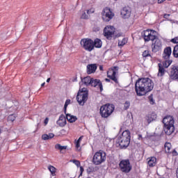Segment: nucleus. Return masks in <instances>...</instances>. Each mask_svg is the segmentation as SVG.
Segmentation results:
<instances>
[{
  "label": "nucleus",
  "instance_id": "nucleus-53",
  "mask_svg": "<svg viewBox=\"0 0 178 178\" xmlns=\"http://www.w3.org/2000/svg\"><path fill=\"white\" fill-rule=\"evenodd\" d=\"M49 81H51V78L47 79V83H49Z\"/></svg>",
  "mask_w": 178,
  "mask_h": 178
},
{
  "label": "nucleus",
  "instance_id": "nucleus-46",
  "mask_svg": "<svg viewBox=\"0 0 178 178\" xmlns=\"http://www.w3.org/2000/svg\"><path fill=\"white\" fill-rule=\"evenodd\" d=\"M169 16H170V14H165L163 17H164V19H168V17H169Z\"/></svg>",
  "mask_w": 178,
  "mask_h": 178
},
{
  "label": "nucleus",
  "instance_id": "nucleus-11",
  "mask_svg": "<svg viewBox=\"0 0 178 178\" xmlns=\"http://www.w3.org/2000/svg\"><path fill=\"white\" fill-rule=\"evenodd\" d=\"M104 37L107 38V40H111L113 34H115V27L107 26L104 29Z\"/></svg>",
  "mask_w": 178,
  "mask_h": 178
},
{
  "label": "nucleus",
  "instance_id": "nucleus-44",
  "mask_svg": "<svg viewBox=\"0 0 178 178\" xmlns=\"http://www.w3.org/2000/svg\"><path fill=\"white\" fill-rule=\"evenodd\" d=\"M80 175L79 176V177H80V176H82L83 175V172H84V168H83V166H80Z\"/></svg>",
  "mask_w": 178,
  "mask_h": 178
},
{
  "label": "nucleus",
  "instance_id": "nucleus-42",
  "mask_svg": "<svg viewBox=\"0 0 178 178\" xmlns=\"http://www.w3.org/2000/svg\"><path fill=\"white\" fill-rule=\"evenodd\" d=\"M81 19H88V15L84 12L81 15Z\"/></svg>",
  "mask_w": 178,
  "mask_h": 178
},
{
  "label": "nucleus",
  "instance_id": "nucleus-16",
  "mask_svg": "<svg viewBox=\"0 0 178 178\" xmlns=\"http://www.w3.org/2000/svg\"><path fill=\"white\" fill-rule=\"evenodd\" d=\"M152 33H153V34H156V31L149 29H147L142 33V35L144 37L145 41H149V35H151Z\"/></svg>",
  "mask_w": 178,
  "mask_h": 178
},
{
  "label": "nucleus",
  "instance_id": "nucleus-2",
  "mask_svg": "<svg viewBox=\"0 0 178 178\" xmlns=\"http://www.w3.org/2000/svg\"><path fill=\"white\" fill-rule=\"evenodd\" d=\"M163 130L167 136H170L175 131V120L173 117L167 115L163 120Z\"/></svg>",
  "mask_w": 178,
  "mask_h": 178
},
{
  "label": "nucleus",
  "instance_id": "nucleus-45",
  "mask_svg": "<svg viewBox=\"0 0 178 178\" xmlns=\"http://www.w3.org/2000/svg\"><path fill=\"white\" fill-rule=\"evenodd\" d=\"M76 147L77 148V149H79V148H80V143L77 142L76 143Z\"/></svg>",
  "mask_w": 178,
  "mask_h": 178
},
{
  "label": "nucleus",
  "instance_id": "nucleus-12",
  "mask_svg": "<svg viewBox=\"0 0 178 178\" xmlns=\"http://www.w3.org/2000/svg\"><path fill=\"white\" fill-rule=\"evenodd\" d=\"M120 15L122 19H130L131 16V8L129 6L123 7L121 9Z\"/></svg>",
  "mask_w": 178,
  "mask_h": 178
},
{
  "label": "nucleus",
  "instance_id": "nucleus-19",
  "mask_svg": "<svg viewBox=\"0 0 178 178\" xmlns=\"http://www.w3.org/2000/svg\"><path fill=\"white\" fill-rule=\"evenodd\" d=\"M96 70H97V64H89L87 65L88 74L95 73Z\"/></svg>",
  "mask_w": 178,
  "mask_h": 178
},
{
  "label": "nucleus",
  "instance_id": "nucleus-7",
  "mask_svg": "<svg viewBox=\"0 0 178 178\" xmlns=\"http://www.w3.org/2000/svg\"><path fill=\"white\" fill-rule=\"evenodd\" d=\"M81 45L85 51L91 52L94 49V40L90 38H83L81 40Z\"/></svg>",
  "mask_w": 178,
  "mask_h": 178
},
{
  "label": "nucleus",
  "instance_id": "nucleus-52",
  "mask_svg": "<svg viewBox=\"0 0 178 178\" xmlns=\"http://www.w3.org/2000/svg\"><path fill=\"white\" fill-rule=\"evenodd\" d=\"M105 81H106L107 83H109V81H111V79H105Z\"/></svg>",
  "mask_w": 178,
  "mask_h": 178
},
{
  "label": "nucleus",
  "instance_id": "nucleus-28",
  "mask_svg": "<svg viewBox=\"0 0 178 178\" xmlns=\"http://www.w3.org/2000/svg\"><path fill=\"white\" fill-rule=\"evenodd\" d=\"M126 44H127V39L126 38L118 41V47H123L124 45H126Z\"/></svg>",
  "mask_w": 178,
  "mask_h": 178
},
{
  "label": "nucleus",
  "instance_id": "nucleus-38",
  "mask_svg": "<svg viewBox=\"0 0 178 178\" xmlns=\"http://www.w3.org/2000/svg\"><path fill=\"white\" fill-rule=\"evenodd\" d=\"M72 162L77 168H80V161L79 160H72Z\"/></svg>",
  "mask_w": 178,
  "mask_h": 178
},
{
  "label": "nucleus",
  "instance_id": "nucleus-55",
  "mask_svg": "<svg viewBox=\"0 0 178 178\" xmlns=\"http://www.w3.org/2000/svg\"><path fill=\"white\" fill-rule=\"evenodd\" d=\"M143 137V136L139 135V138H141Z\"/></svg>",
  "mask_w": 178,
  "mask_h": 178
},
{
  "label": "nucleus",
  "instance_id": "nucleus-21",
  "mask_svg": "<svg viewBox=\"0 0 178 178\" xmlns=\"http://www.w3.org/2000/svg\"><path fill=\"white\" fill-rule=\"evenodd\" d=\"M165 75V68L163 67V65H162L161 63H159V73L157 76L159 77H162Z\"/></svg>",
  "mask_w": 178,
  "mask_h": 178
},
{
  "label": "nucleus",
  "instance_id": "nucleus-40",
  "mask_svg": "<svg viewBox=\"0 0 178 178\" xmlns=\"http://www.w3.org/2000/svg\"><path fill=\"white\" fill-rule=\"evenodd\" d=\"M143 56H144V58H147V56H149V52L148 51L145 50L143 53Z\"/></svg>",
  "mask_w": 178,
  "mask_h": 178
},
{
  "label": "nucleus",
  "instance_id": "nucleus-33",
  "mask_svg": "<svg viewBox=\"0 0 178 178\" xmlns=\"http://www.w3.org/2000/svg\"><path fill=\"white\" fill-rule=\"evenodd\" d=\"M174 58H178V44H177L172 51Z\"/></svg>",
  "mask_w": 178,
  "mask_h": 178
},
{
  "label": "nucleus",
  "instance_id": "nucleus-41",
  "mask_svg": "<svg viewBox=\"0 0 178 178\" xmlns=\"http://www.w3.org/2000/svg\"><path fill=\"white\" fill-rule=\"evenodd\" d=\"M95 12V10L94 8H90V10H87L88 15H91V13H94Z\"/></svg>",
  "mask_w": 178,
  "mask_h": 178
},
{
  "label": "nucleus",
  "instance_id": "nucleus-1",
  "mask_svg": "<svg viewBox=\"0 0 178 178\" xmlns=\"http://www.w3.org/2000/svg\"><path fill=\"white\" fill-rule=\"evenodd\" d=\"M154 89V82L149 78L138 79L135 83V91L138 97L145 95L147 92L152 91Z\"/></svg>",
  "mask_w": 178,
  "mask_h": 178
},
{
  "label": "nucleus",
  "instance_id": "nucleus-27",
  "mask_svg": "<svg viewBox=\"0 0 178 178\" xmlns=\"http://www.w3.org/2000/svg\"><path fill=\"white\" fill-rule=\"evenodd\" d=\"M165 151L167 154H170V149H172V145L170 143H166L164 145Z\"/></svg>",
  "mask_w": 178,
  "mask_h": 178
},
{
  "label": "nucleus",
  "instance_id": "nucleus-25",
  "mask_svg": "<svg viewBox=\"0 0 178 178\" xmlns=\"http://www.w3.org/2000/svg\"><path fill=\"white\" fill-rule=\"evenodd\" d=\"M92 78L91 76H86L81 79L82 83L85 84V86H90Z\"/></svg>",
  "mask_w": 178,
  "mask_h": 178
},
{
  "label": "nucleus",
  "instance_id": "nucleus-4",
  "mask_svg": "<svg viewBox=\"0 0 178 178\" xmlns=\"http://www.w3.org/2000/svg\"><path fill=\"white\" fill-rule=\"evenodd\" d=\"M87 99H88V90H87V88H83L78 92L76 101L79 105L83 106L84 104L87 102Z\"/></svg>",
  "mask_w": 178,
  "mask_h": 178
},
{
  "label": "nucleus",
  "instance_id": "nucleus-30",
  "mask_svg": "<svg viewBox=\"0 0 178 178\" xmlns=\"http://www.w3.org/2000/svg\"><path fill=\"white\" fill-rule=\"evenodd\" d=\"M48 170L51 173L52 176H55V173H56V168L52 165L48 166Z\"/></svg>",
  "mask_w": 178,
  "mask_h": 178
},
{
  "label": "nucleus",
  "instance_id": "nucleus-26",
  "mask_svg": "<svg viewBox=\"0 0 178 178\" xmlns=\"http://www.w3.org/2000/svg\"><path fill=\"white\" fill-rule=\"evenodd\" d=\"M54 137H55V135L52 133L49 134H44L42 136V138L44 140H51V138H54Z\"/></svg>",
  "mask_w": 178,
  "mask_h": 178
},
{
  "label": "nucleus",
  "instance_id": "nucleus-47",
  "mask_svg": "<svg viewBox=\"0 0 178 178\" xmlns=\"http://www.w3.org/2000/svg\"><path fill=\"white\" fill-rule=\"evenodd\" d=\"M49 120L48 119V118H45V120H44V124H48Z\"/></svg>",
  "mask_w": 178,
  "mask_h": 178
},
{
  "label": "nucleus",
  "instance_id": "nucleus-9",
  "mask_svg": "<svg viewBox=\"0 0 178 178\" xmlns=\"http://www.w3.org/2000/svg\"><path fill=\"white\" fill-rule=\"evenodd\" d=\"M102 15L104 22H111V20L113 19L115 14L112 12L111 8L106 7L102 12Z\"/></svg>",
  "mask_w": 178,
  "mask_h": 178
},
{
  "label": "nucleus",
  "instance_id": "nucleus-54",
  "mask_svg": "<svg viewBox=\"0 0 178 178\" xmlns=\"http://www.w3.org/2000/svg\"><path fill=\"white\" fill-rule=\"evenodd\" d=\"M45 86V82L41 84V87H44Z\"/></svg>",
  "mask_w": 178,
  "mask_h": 178
},
{
  "label": "nucleus",
  "instance_id": "nucleus-39",
  "mask_svg": "<svg viewBox=\"0 0 178 178\" xmlns=\"http://www.w3.org/2000/svg\"><path fill=\"white\" fill-rule=\"evenodd\" d=\"M171 42L173 44H178V37H175L171 40Z\"/></svg>",
  "mask_w": 178,
  "mask_h": 178
},
{
  "label": "nucleus",
  "instance_id": "nucleus-31",
  "mask_svg": "<svg viewBox=\"0 0 178 178\" xmlns=\"http://www.w3.org/2000/svg\"><path fill=\"white\" fill-rule=\"evenodd\" d=\"M55 148H56V149H59L60 151V152H62V151H63V149H66L67 148V146H62V145H60V144H56L55 145Z\"/></svg>",
  "mask_w": 178,
  "mask_h": 178
},
{
  "label": "nucleus",
  "instance_id": "nucleus-22",
  "mask_svg": "<svg viewBox=\"0 0 178 178\" xmlns=\"http://www.w3.org/2000/svg\"><path fill=\"white\" fill-rule=\"evenodd\" d=\"M148 159L147 164L150 168H152L156 165V158L150 157Z\"/></svg>",
  "mask_w": 178,
  "mask_h": 178
},
{
  "label": "nucleus",
  "instance_id": "nucleus-24",
  "mask_svg": "<svg viewBox=\"0 0 178 178\" xmlns=\"http://www.w3.org/2000/svg\"><path fill=\"white\" fill-rule=\"evenodd\" d=\"M66 119L68 120V122H70V123H74V122L77 120V117L67 113L66 114Z\"/></svg>",
  "mask_w": 178,
  "mask_h": 178
},
{
  "label": "nucleus",
  "instance_id": "nucleus-13",
  "mask_svg": "<svg viewBox=\"0 0 178 178\" xmlns=\"http://www.w3.org/2000/svg\"><path fill=\"white\" fill-rule=\"evenodd\" d=\"M152 52H158V51L162 49V42H161V40L156 39V40L152 42Z\"/></svg>",
  "mask_w": 178,
  "mask_h": 178
},
{
  "label": "nucleus",
  "instance_id": "nucleus-29",
  "mask_svg": "<svg viewBox=\"0 0 178 178\" xmlns=\"http://www.w3.org/2000/svg\"><path fill=\"white\" fill-rule=\"evenodd\" d=\"M172 60H166L164 62H163L162 66L163 67L168 68V66H170L172 65Z\"/></svg>",
  "mask_w": 178,
  "mask_h": 178
},
{
  "label": "nucleus",
  "instance_id": "nucleus-18",
  "mask_svg": "<svg viewBox=\"0 0 178 178\" xmlns=\"http://www.w3.org/2000/svg\"><path fill=\"white\" fill-rule=\"evenodd\" d=\"M66 117L65 115H60L58 121H57V124L60 126V127H65L66 126Z\"/></svg>",
  "mask_w": 178,
  "mask_h": 178
},
{
  "label": "nucleus",
  "instance_id": "nucleus-43",
  "mask_svg": "<svg viewBox=\"0 0 178 178\" xmlns=\"http://www.w3.org/2000/svg\"><path fill=\"white\" fill-rule=\"evenodd\" d=\"M0 38H1V40H6V34L5 33H1L0 35Z\"/></svg>",
  "mask_w": 178,
  "mask_h": 178
},
{
  "label": "nucleus",
  "instance_id": "nucleus-50",
  "mask_svg": "<svg viewBox=\"0 0 178 178\" xmlns=\"http://www.w3.org/2000/svg\"><path fill=\"white\" fill-rule=\"evenodd\" d=\"M162 2H165V0H158V3H162Z\"/></svg>",
  "mask_w": 178,
  "mask_h": 178
},
{
  "label": "nucleus",
  "instance_id": "nucleus-6",
  "mask_svg": "<svg viewBox=\"0 0 178 178\" xmlns=\"http://www.w3.org/2000/svg\"><path fill=\"white\" fill-rule=\"evenodd\" d=\"M106 161V153L102 150L97 152L92 158V163L94 165H101Z\"/></svg>",
  "mask_w": 178,
  "mask_h": 178
},
{
  "label": "nucleus",
  "instance_id": "nucleus-32",
  "mask_svg": "<svg viewBox=\"0 0 178 178\" xmlns=\"http://www.w3.org/2000/svg\"><path fill=\"white\" fill-rule=\"evenodd\" d=\"M156 39L159 38L156 37V35H155V33H152V34H150L149 36V41H152V42H154V41H156Z\"/></svg>",
  "mask_w": 178,
  "mask_h": 178
},
{
  "label": "nucleus",
  "instance_id": "nucleus-20",
  "mask_svg": "<svg viewBox=\"0 0 178 178\" xmlns=\"http://www.w3.org/2000/svg\"><path fill=\"white\" fill-rule=\"evenodd\" d=\"M157 118L156 113H152L151 114H149L147 117H146V120L147 122V123H151V122H154V120H156Z\"/></svg>",
  "mask_w": 178,
  "mask_h": 178
},
{
  "label": "nucleus",
  "instance_id": "nucleus-10",
  "mask_svg": "<svg viewBox=\"0 0 178 178\" xmlns=\"http://www.w3.org/2000/svg\"><path fill=\"white\" fill-rule=\"evenodd\" d=\"M118 70H119V67H113L107 72V77L113 80L115 83H118V79L116 78Z\"/></svg>",
  "mask_w": 178,
  "mask_h": 178
},
{
  "label": "nucleus",
  "instance_id": "nucleus-3",
  "mask_svg": "<svg viewBox=\"0 0 178 178\" xmlns=\"http://www.w3.org/2000/svg\"><path fill=\"white\" fill-rule=\"evenodd\" d=\"M130 131L129 130L124 131L121 136L117 139V144L120 147V148H126L130 145Z\"/></svg>",
  "mask_w": 178,
  "mask_h": 178
},
{
  "label": "nucleus",
  "instance_id": "nucleus-8",
  "mask_svg": "<svg viewBox=\"0 0 178 178\" xmlns=\"http://www.w3.org/2000/svg\"><path fill=\"white\" fill-rule=\"evenodd\" d=\"M121 172L123 173H129L131 170V164H130V160L124 159L120 162L119 164Z\"/></svg>",
  "mask_w": 178,
  "mask_h": 178
},
{
  "label": "nucleus",
  "instance_id": "nucleus-23",
  "mask_svg": "<svg viewBox=\"0 0 178 178\" xmlns=\"http://www.w3.org/2000/svg\"><path fill=\"white\" fill-rule=\"evenodd\" d=\"M102 47V41L101 39H95L93 41V48H101Z\"/></svg>",
  "mask_w": 178,
  "mask_h": 178
},
{
  "label": "nucleus",
  "instance_id": "nucleus-51",
  "mask_svg": "<svg viewBox=\"0 0 178 178\" xmlns=\"http://www.w3.org/2000/svg\"><path fill=\"white\" fill-rule=\"evenodd\" d=\"M99 70H104V67H102V65L99 66Z\"/></svg>",
  "mask_w": 178,
  "mask_h": 178
},
{
  "label": "nucleus",
  "instance_id": "nucleus-36",
  "mask_svg": "<svg viewBox=\"0 0 178 178\" xmlns=\"http://www.w3.org/2000/svg\"><path fill=\"white\" fill-rule=\"evenodd\" d=\"M15 119H16V117H15V115L13 114L10 115L8 118L9 122H15Z\"/></svg>",
  "mask_w": 178,
  "mask_h": 178
},
{
  "label": "nucleus",
  "instance_id": "nucleus-49",
  "mask_svg": "<svg viewBox=\"0 0 178 178\" xmlns=\"http://www.w3.org/2000/svg\"><path fill=\"white\" fill-rule=\"evenodd\" d=\"M92 171V170L91 169V168H89L87 170L88 173H91Z\"/></svg>",
  "mask_w": 178,
  "mask_h": 178
},
{
  "label": "nucleus",
  "instance_id": "nucleus-34",
  "mask_svg": "<svg viewBox=\"0 0 178 178\" xmlns=\"http://www.w3.org/2000/svg\"><path fill=\"white\" fill-rule=\"evenodd\" d=\"M148 99H149V103L151 104V105H154V104H155V100H154V95H150L148 97Z\"/></svg>",
  "mask_w": 178,
  "mask_h": 178
},
{
  "label": "nucleus",
  "instance_id": "nucleus-37",
  "mask_svg": "<svg viewBox=\"0 0 178 178\" xmlns=\"http://www.w3.org/2000/svg\"><path fill=\"white\" fill-rule=\"evenodd\" d=\"M70 104V99H67L65 101V105H64V109H65V113H66V109L67 108V106Z\"/></svg>",
  "mask_w": 178,
  "mask_h": 178
},
{
  "label": "nucleus",
  "instance_id": "nucleus-5",
  "mask_svg": "<svg viewBox=\"0 0 178 178\" xmlns=\"http://www.w3.org/2000/svg\"><path fill=\"white\" fill-rule=\"evenodd\" d=\"M115 111V106L113 104H105L100 108V115L102 118H109Z\"/></svg>",
  "mask_w": 178,
  "mask_h": 178
},
{
  "label": "nucleus",
  "instance_id": "nucleus-17",
  "mask_svg": "<svg viewBox=\"0 0 178 178\" xmlns=\"http://www.w3.org/2000/svg\"><path fill=\"white\" fill-rule=\"evenodd\" d=\"M170 55H172V47H167L165 49H164L163 58V59L168 60L169 58H170Z\"/></svg>",
  "mask_w": 178,
  "mask_h": 178
},
{
  "label": "nucleus",
  "instance_id": "nucleus-56",
  "mask_svg": "<svg viewBox=\"0 0 178 178\" xmlns=\"http://www.w3.org/2000/svg\"><path fill=\"white\" fill-rule=\"evenodd\" d=\"M0 134H1V129H0Z\"/></svg>",
  "mask_w": 178,
  "mask_h": 178
},
{
  "label": "nucleus",
  "instance_id": "nucleus-35",
  "mask_svg": "<svg viewBox=\"0 0 178 178\" xmlns=\"http://www.w3.org/2000/svg\"><path fill=\"white\" fill-rule=\"evenodd\" d=\"M129 108H130V102L127 101L125 102V103L124 104V109L125 111H127V109H129Z\"/></svg>",
  "mask_w": 178,
  "mask_h": 178
},
{
  "label": "nucleus",
  "instance_id": "nucleus-14",
  "mask_svg": "<svg viewBox=\"0 0 178 178\" xmlns=\"http://www.w3.org/2000/svg\"><path fill=\"white\" fill-rule=\"evenodd\" d=\"M170 77L173 80H178V66H172L171 67Z\"/></svg>",
  "mask_w": 178,
  "mask_h": 178
},
{
  "label": "nucleus",
  "instance_id": "nucleus-48",
  "mask_svg": "<svg viewBox=\"0 0 178 178\" xmlns=\"http://www.w3.org/2000/svg\"><path fill=\"white\" fill-rule=\"evenodd\" d=\"M81 140H83V136H80L76 142L80 143Z\"/></svg>",
  "mask_w": 178,
  "mask_h": 178
},
{
  "label": "nucleus",
  "instance_id": "nucleus-15",
  "mask_svg": "<svg viewBox=\"0 0 178 178\" xmlns=\"http://www.w3.org/2000/svg\"><path fill=\"white\" fill-rule=\"evenodd\" d=\"M90 86L92 87H99L100 88V91L104 90V88L102 86V83L99 79H94L92 78V81L90 82Z\"/></svg>",
  "mask_w": 178,
  "mask_h": 178
}]
</instances>
